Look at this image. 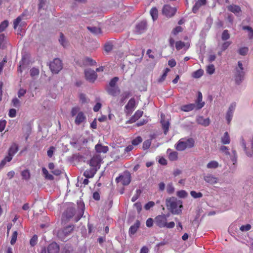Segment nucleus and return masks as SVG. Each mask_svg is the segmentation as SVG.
<instances>
[{"mask_svg":"<svg viewBox=\"0 0 253 253\" xmlns=\"http://www.w3.org/2000/svg\"><path fill=\"white\" fill-rule=\"evenodd\" d=\"M166 206L172 214H179L182 212V202L175 197H172L167 199Z\"/></svg>","mask_w":253,"mask_h":253,"instance_id":"1","label":"nucleus"},{"mask_svg":"<svg viewBox=\"0 0 253 253\" xmlns=\"http://www.w3.org/2000/svg\"><path fill=\"white\" fill-rule=\"evenodd\" d=\"M169 216V213L166 214H162L157 216L155 218L156 225L160 228H173L175 226L174 222L173 221L167 222L168 218Z\"/></svg>","mask_w":253,"mask_h":253,"instance_id":"2","label":"nucleus"},{"mask_svg":"<svg viewBox=\"0 0 253 253\" xmlns=\"http://www.w3.org/2000/svg\"><path fill=\"white\" fill-rule=\"evenodd\" d=\"M49 67L52 73H58L63 68L62 61L59 58H55L50 63Z\"/></svg>","mask_w":253,"mask_h":253,"instance_id":"3","label":"nucleus"},{"mask_svg":"<svg viewBox=\"0 0 253 253\" xmlns=\"http://www.w3.org/2000/svg\"><path fill=\"white\" fill-rule=\"evenodd\" d=\"M101 157L99 155H94L89 161V165L90 168H96L98 170L100 167Z\"/></svg>","mask_w":253,"mask_h":253,"instance_id":"4","label":"nucleus"},{"mask_svg":"<svg viewBox=\"0 0 253 253\" xmlns=\"http://www.w3.org/2000/svg\"><path fill=\"white\" fill-rule=\"evenodd\" d=\"M116 181L117 183L121 182L123 185H128L131 181L130 174L128 172H125L124 174L120 175L116 178Z\"/></svg>","mask_w":253,"mask_h":253,"instance_id":"5","label":"nucleus"},{"mask_svg":"<svg viewBox=\"0 0 253 253\" xmlns=\"http://www.w3.org/2000/svg\"><path fill=\"white\" fill-rule=\"evenodd\" d=\"M176 8L173 7L169 4H166L163 6L162 13L168 17H171L175 14Z\"/></svg>","mask_w":253,"mask_h":253,"instance_id":"6","label":"nucleus"},{"mask_svg":"<svg viewBox=\"0 0 253 253\" xmlns=\"http://www.w3.org/2000/svg\"><path fill=\"white\" fill-rule=\"evenodd\" d=\"M84 74L86 80L90 83H94L97 78L96 72L90 69L85 70Z\"/></svg>","mask_w":253,"mask_h":253,"instance_id":"7","label":"nucleus"},{"mask_svg":"<svg viewBox=\"0 0 253 253\" xmlns=\"http://www.w3.org/2000/svg\"><path fill=\"white\" fill-rule=\"evenodd\" d=\"M135 100L134 98H130L125 106V113L127 115H129L133 111L135 106Z\"/></svg>","mask_w":253,"mask_h":253,"instance_id":"8","label":"nucleus"},{"mask_svg":"<svg viewBox=\"0 0 253 253\" xmlns=\"http://www.w3.org/2000/svg\"><path fill=\"white\" fill-rule=\"evenodd\" d=\"M235 82L237 84H239L244 79L245 72L244 71V70H241L240 69H235Z\"/></svg>","mask_w":253,"mask_h":253,"instance_id":"9","label":"nucleus"},{"mask_svg":"<svg viewBox=\"0 0 253 253\" xmlns=\"http://www.w3.org/2000/svg\"><path fill=\"white\" fill-rule=\"evenodd\" d=\"M146 28V22L144 21H141L136 25L135 32L138 34H141L145 31Z\"/></svg>","mask_w":253,"mask_h":253,"instance_id":"10","label":"nucleus"},{"mask_svg":"<svg viewBox=\"0 0 253 253\" xmlns=\"http://www.w3.org/2000/svg\"><path fill=\"white\" fill-rule=\"evenodd\" d=\"M236 103H232L229 107L228 110L226 114V120L228 124L230 123V122L232 119L233 112L235 109Z\"/></svg>","mask_w":253,"mask_h":253,"instance_id":"11","label":"nucleus"},{"mask_svg":"<svg viewBox=\"0 0 253 253\" xmlns=\"http://www.w3.org/2000/svg\"><path fill=\"white\" fill-rule=\"evenodd\" d=\"M207 0H197L194 5L192 7V11L194 13H196L200 7L203 5H206Z\"/></svg>","mask_w":253,"mask_h":253,"instance_id":"12","label":"nucleus"},{"mask_svg":"<svg viewBox=\"0 0 253 253\" xmlns=\"http://www.w3.org/2000/svg\"><path fill=\"white\" fill-rule=\"evenodd\" d=\"M47 250L48 253H58L59 247L57 243L53 242L48 246Z\"/></svg>","mask_w":253,"mask_h":253,"instance_id":"13","label":"nucleus"},{"mask_svg":"<svg viewBox=\"0 0 253 253\" xmlns=\"http://www.w3.org/2000/svg\"><path fill=\"white\" fill-rule=\"evenodd\" d=\"M86 120V117L83 112H80L76 116L75 123L77 125H80L82 123L84 122Z\"/></svg>","mask_w":253,"mask_h":253,"instance_id":"14","label":"nucleus"},{"mask_svg":"<svg viewBox=\"0 0 253 253\" xmlns=\"http://www.w3.org/2000/svg\"><path fill=\"white\" fill-rule=\"evenodd\" d=\"M97 170L96 168H90L86 169L84 172V176L87 178H90L94 177Z\"/></svg>","mask_w":253,"mask_h":253,"instance_id":"15","label":"nucleus"},{"mask_svg":"<svg viewBox=\"0 0 253 253\" xmlns=\"http://www.w3.org/2000/svg\"><path fill=\"white\" fill-rule=\"evenodd\" d=\"M168 159L170 161H175L178 160V153L172 151L170 149H168L167 151Z\"/></svg>","mask_w":253,"mask_h":253,"instance_id":"16","label":"nucleus"},{"mask_svg":"<svg viewBox=\"0 0 253 253\" xmlns=\"http://www.w3.org/2000/svg\"><path fill=\"white\" fill-rule=\"evenodd\" d=\"M106 91L107 93L113 96H116L119 94H120L121 90L118 86L117 87H106Z\"/></svg>","mask_w":253,"mask_h":253,"instance_id":"17","label":"nucleus"},{"mask_svg":"<svg viewBox=\"0 0 253 253\" xmlns=\"http://www.w3.org/2000/svg\"><path fill=\"white\" fill-rule=\"evenodd\" d=\"M143 114V112L141 110H137L134 114L131 116L130 119L128 121V123L131 124L135 122L138 120Z\"/></svg>","mask_w":253,"mask_h":253,"instance_id":"18","label":"nucleus"},{"mask_svg":"<svg viewBox=\"0 0 253 253\" xmlns=\"http://www.w3.org/2000/svg\"><path fill=\"white\" fill-rule=\"evenodd\" d=\"M204 180L208 183L214 184L217 182L218 178L211 174H208L204 176Z\"/></svg>","mask_w":253,"mask_h":253,"instance_id":"19","label":"nucleus"},{"mask_svg":"<svg viewBox=\"0 0 253 253\" xmlns=\"http://www.w3.org/2000/svg\"><path fill=\"white\" fill-rule=\"evenodd\" d=\"M197 122L198 124L204 126H207L210 124V120L209 118H204L203 116H199L197 118Z\"/></svg>","mask_w":253,"mask_h":253,"instance_id":"20","label":"nucleus"},{"mask_svg":"<svg viewBox=\"0 0 253 253\" xmlns=\"http://www.w3.org/2000/svg\"><path fill=\"white\" fill-rule=\"evenodd\" d=\"M140 225V221L138 220H136L135 223L130 227L128 231L129 234L133 235L136 233L138 228H139Z\"/></svg>","mask_w":253,"mask_h":253,"instance_id":"21","label":"nucleus"},{"mask_svg":"<svg viewBox=\"0 0 253 253\" xmlns=\"http://www.w3.org/2000/svg\"><path fill=\"white\" fill-rule=\"evenodd\" d=\"M161 123L164 130V132L165 134H167L169 129V123L168 121H165L164 120L163 118V115H161Z\"/></svg>","mask_w":253,"mask_h":253,"instance_id":"22","label":"nucleus"},{"mask_svg":"<svg viewBox=\"0 0 253 253\" xmlns=\"http://www.w3.org/2000/svg\"><path fill=\"white\" fill-rule=\"evenodd\" d=\"M19 150L18 146L17 144L14 143L9 147L8 150V154L13 157Z\"/></svg>","mask_w":253,"mask_h":253,"instance_id":"23","label":"nucleus"},{"mask_svg":"<svg viewBox=\"0 0 253 253\" xmlns=\"http://www.w3.org/2000/svg\"><path fill=\"white\" fill-rule=\"evenodd\" d=\"M95 150L97 152L101 153H106L109 150L108 147L107 146H103L101 144H97L95 147Z\"/></svg>","mask_w":253,"mask_h":253,"instance_id":"24","label":"nucleus"},{"mask_svg":"<svg viewBox=\"0 0 253 253\" xmlns=\"http://www.w3.org/2000/svg\"><path fill=\"white\" fill-rule=\"evenodd\" d=\"M227 9L229 11H231L235 14H237L241 12L240 7L237 5H230L227 6Z\"/></svg>","mask_w":253,"mask_h":253,"instance_id":"25","label":"nucleus"},{"mask_svg":"<svg viewBox=\"0 0 253 253\" xmlns=\"http://www.w3.org/2000/svg\"><path fill=\"white\" fill-rule=\"evenodd\" d=\"M175 149L178 151H183L186 149L185 144L183 140V139L179 140L175 145Z\"/></svg>","mask_w":253,"mask_h":253,"instance_id":"26","label":"nucleus"},{"mask_svg":"<svg viewBox=\"0 0 253 253\" xmlns=\"http://www.w3.org/2000/svg\"><path fill=\"white\" fill-rule=\"evenodd\" d=\"M202 94L201 92H198V95L197 101L196 102V109H200L202 108L205 105V103L204 102H202Z\"/></svg>","mask_w":253,"mask_h":253,"instance_id":"27","label":"nucleus"},{"mask_svg":"<svg viewBox=\"0 0 253 253\" xmlns=\"http://www.w3.org/2000/svg\"><path fill=\"white\" fill-rule=\"evenodd\" d=\"M185 46H186L187 49H188L190 46V44L189 43H185L181 41H177L175 42V48L177 50H180Z\"/></svg>","mask_w":253,"mask_h":253,"instance_id":"28","label":"nucleus"},{"mask_svg":"<svg viewBox=\"0 0 253 253\" xmlns=\"http://www.w3.org/2000/svg\"><path fill=\"white\" fill-rule=\"evenodd\" d=\"M195 108H196V105L195 104L193 103L184 105L181 107V110L184 112L190 111Z\"/></svg>","mask_w":253,"mask_h":253,"instance_id":"29","label":"nucleus"},{"mask_svg":"<svg viewBox=\"0 0 253 253\" xmlns=\"http://www.w3.org/2000/svg\"><path fill=\"white\" fill-rule=\"evenodd\" d=\"M74 226L73 225H68L65 227L62 231L65 236H67L70 234L74 230Z\"/></svg>","mask_w":253,"mask_h":253,"instance_id":"30","label":"nucleus"},{"mask_svg":"<svg viewBox=\"0 0 253 253\" xmlns=\"http://www.w3.org/2000/svg\"><path fill=\"white\" fill-rule=\"evenodd\" d=\"M221 142L224 144H228L230 142V139L228 132H225L221 137Z\"/></svg>","mask_w":253,"mask_h":253,"instance_id":"31","label":"nucleus"},{"mask_svg":"<svg viewBox=\"0 0 253 253\" xmlns=\"http://www.w3.org/2000/svg\"><path fill=\"white\" fill-rule=\"evenodd\" d=\"M13 157L8 154L1 161L0 163V168L3 167L7 162H9L12 159Z\"/></svg>","mask_w":253,"mask_h":253,"instance_id":"32","label":"nucleus"},{"mask_svg":"<svg viewBox=\"0 0 253 253\" xmlns=\"http://www.w3.org/2000/svg\"><path fill=\"white\" fill-rule=\"evenodd\" d=\"M184 143L186 146V148H191L194 146L195 141L192 138H188L185 141H184Z\"/></svg>","mask_w":253,"mask_h":253,"instance_id":"33","label":"nucleus"},{"mask_svg":"<svg viewBox=\"0 0 253 253\" xmlns=\"http://www.w3.org/2000/svg\"><path fill=\"white\" fill-rule=\"evenodd\" d=\"M87 29L95 35H98L101 33V30L100 28L96 27H87Z\"/></svg>","mask_w":253,"mask_h":253,"instance_id":"34","label":"nucleus"},{"mask_svg":"<svg viewBox=\"0 0 253 253\" xmlns=\"http://www.w3.org/2000/svg\"><path fill=\"white\" fill-rule=\"evenodd\" d=\"M130 95L129 91H125L121 95L120 103L123 104L124 101Z\"/></svg>","mask_w":253,"mask_h":253,"instance_id":"35","label":"nucleus"},{"mask_svg":"<svg viewBox=\"0 0 253 253\" xmlns=\"http://www.w3.org/2000/svg\"><path fill=\"white\" fill-rule=\"evenodd\" d=\"M150 14L154 20H156L158 17V11L156 7H153L150 10Z\"/></svg>","mask_w":253,"mask_h":253,"instance_id":"36","label":"nucleus"},{"mask_svg":"<svg viewBox=\"0 0 253 253\" xmlns=\"http://www.w3.org/2000/svg\"><path fill=\"white\" fill-rule=\"evenodd\" d=\"M42 172L46 179H48L51 180L54 179L53 176L50 174H49L48 170L45 168H42Z\"/></svg>","mask_w":253,"mask_h":253,"instance_id":"37","label":"nucleus"},{"mask_svg":"<svg viewBox=\"0 0 253 253\" xmlns=\"http://www.w3.org/2000/svg\"><path fill=\"white\" fill-rule=\"evenodd\" d=\"M59 41L60 44L63 47H66L68 45V42L65 40V39L64 38V34L62 33H60V38L59 39Z\"/></svg>","mask_w":253,"mask_h":253,"instance_id":"38","label":"nucleus"},{"mask_svg":"<svg viewBox=\"0 0 253 253\" xmlns=\"http://www.w3.org/2000/svg\"><path fill=\"white\" fill-rule=\"evenodd\" d=\"M119 78L115 77L113 78L110 81L107 87H117L116 84L119 81Z\"/></svg>","mask_w":253,"mask_h":253,"instance_id":"39","label":"nucleus"},{"mask_svg":"<svg viewBox=\"0 0 253 253\" xmlns=\"http://www.w3.org/2000/svg\"><path fill=\"white\" fill-rule=\"evenodd\" d=\"M142 138L141 136H137L136 138H135L131 141L132 145L133 146H137L140 143H141L142 142Z\"/></svg>","mask_w":253,"mask_h":253,"instance_id":"40","label":"nucleus"},{"mask_svg":"<svg viewBox=\"0 0 253 253\" xmlns=\"http://www.w3.org/2000/svg\"><path fill=\"white\" fill-rule=\"evenodd\" d=\"M21 175L22 176V178L25 180H28L30 178V173L29 170L28 169H25L23 170L21 172Z\"/></svg>","mask_w":253,"mask_h":253,"instance_id":"41","label":"nucleus"},{"mask_svg":"<svg viewBox=\"0 0 253 253\" xmlns=\"http://www.w3.org/2000/svg\"><path fill=\"white\" fill-rule=\"evenodd\" d=\"M8 26V21L6 20L2 21L0 24V33L3 32Z\"/></svg>","mask_w":253,"mask_h":253,"instance_id":"42","label":"nucleus"},{"mask_svg":"<svg viewBox=\"0 0 253 253\" xmlns=\"http://www.w3.org/2000/svg\"><path fill=\"white\" fill-rule=\"evenodd\" d=\"M243 30H246L248 31V36L250 39L253 38V29L250 26H246L243 27Z\"/></svg>","mask_w":253,"mask_h":253,"instance_id":"43","label":"nucleus"},{"mask_svg":"<svg viewBox=\"0 0 253 253\" xmlns=\"http://www.w3.org/2000/svg\"><path fill=\"white\" fill-rule=\"evenodd\" d=\"M218 166V163L215 161H211L207 164V168L209 169H215Z\"/></svg>","mask_w":253,"mask_h":253,"instance_id":"44","label":"nucleus"},{"mask_svg":"<svg viewBox=\"0 0 253 253\" xmlns=\"http://www.w3.org/2000/svg\"><path fill=\"white\" fill-rule=\"evenodd\" d=\"M38 237L37 235H34L30 240V244L31 247H34L38 242Z\"/></svg>","mask_w":253,"mask_h":253,"instance_id":"45","label":"nucleus"},{"mask_svg":"<svg viewBox=\"0 0 253 253\" xmlns=\"http://www.w3.org/2000/svg\"><path fill=\"white\" fill-rule=\"evenodd\" d=\"M169 71V69L168 68H167L165 70V71L164 72V73L163 74V75L161 76V77L158 79V81L159 83H162V82H163L167 76V74H168V73Z\"/></svg>","mask_w":253,"mask_h":253,"instance_id":"46","label":"nucleus"},{"mask_svg":"<svg viewBox=\"0 0 253 253\" xmlns=\"http://www.w3.org/2000/svg\"><path fill=\"white\" fill-rule=\"evenodd\" d=\"M80 108L79 107H73L71 109V115L72 117H74L77 116L79 113H80Z\"/></svg>","mask_w":253,"mask_h":253,"instance_id":"47","label":"nucleus"},{"mask_svg":"<svg viewBox=\"0 0 253 253\" xmlns=\"http://www.w3.org/2000/svg\"><path fill=\"white\" fill-rule=\"evenodd\" d=\"M5 38L4 34H0V48L1 49H4L5 47L4 44Z\"/></svg>","mask_w":253,"mask_h":253,"instance_id":"48","label":"nucleus"},{"mask_svg":"<svg viewBox=\"0 0 253 253\" xmlns=\"http://www.w3.org/2000/svg\"><path fill=\"white\" fill-rule=\"evenodd\" d=\"M174 191V188L172 183H169L167 186V192L169 194H172Z\"/></svg>","mask_w":253,"mask_h":253,"instance_id":"49","label":"nucleus"},{"mask_svg":"<svg viewBox=\"0 0 253 253\" xmlns=\"http://www.w3.org/2000/svg\"><path fill=\"white\" fill-rule=\"evenodd\" d=\"M230 38V35L227 30H225L223 31L221 39L223 41H226Z\"/></svg>","mask_w":253,"mask_h":253,"instance_id":"50","label":"nucleus"},{"mask_svg":"<svg viewBox=\"0 0 253 253\" xmlns=\"http://www.w3.org/2000/svg\"><path fill=\"white\" fill-rule=\"evenodd\" d=\"M11 103L14 107L16 108L20 106V101L17 97H14L12 99Z\"/></svg>","mask_w":253,"mask_h":253,"instance_id":"51","label":"nucleus"},{"mask_svg":"<svg viewBox=\"0 0 253 253\" xmlns=\"http://www.w3.org/2000/svg\"><path fill=\"white\" fill-rule=\"evenodd\" d=\"M113 44L110 42H106L104 46V48L105 51L110 52L113 49Z\"/></svg>","mask_w":253,"mask_h":253,"instance_id":"52","label":"nucleus"},{"mask_svg":"<svg viewBox=\"0 0 253 253\" xmlns=\"http://www.w3.org/2000/svg\"><path fill=\"white\" fill-rule=\"evenodd\" d=\"M203 71L202 69H199L193 73V77L195 78H199L203 75Z\"/></svg>","mask_w":253,"mask_h":253,"instance_id":"53","label":"nucleus"},{"mask_svg":"<svg viewBox=\"0 0 253 253\" xmlns=\"http://www.w3.org/2000/svg\"><path fill=\"white\" fill-rule=\"evenodd\" d=\"M191 196L194 198H199L203 196V194L201 192H196L195 191H191L190 192Z\"/></svg>","mask_w":253,"mask_h":253,"instance_id":"54","label":"nucleus"},{"mask_svg":"<svg viewBox=\"0 0 253 253\" xmlns=\"http://www.w3.org/2000/svg\"><path fill=\"white\" fill-rule=\"evenodd\" d=\"M176 195L181 198H184L187 196V193L184 190H179L176 193Z\"/></svg>","mask_w":253,"mask_h":253,"instance_id":"55","label":"nucleus"},{"mask_svg":"<svg viewBox=\"0 0 253 253\" xmlns=\"http://www.w3.org/2000/svg\"><path fill=\"white\" fill-rule=\"evenodd\" d=\"M248 51H249V49L248 47H243L240 48L239 49L238 52L240 55L245 56V55H247Z\"/></svg>","mask_w":253,"mask_h":253,"instance_id":"56","label":"nucleus"},{"mask_svg":"<svg viewBox=\"0 0 253 253\" xmlns=\"http://www.w3.org/2000/svg\"><path fill=\"white\" fill-rule=\"evenodd\" d=\"M78 182L80 183L81 184H84V185H87L89 182V180L88 178L83 177L80 178L79 177L78 178Z\"/></svg>","mask_w":253,"mask_h":253,"instance_id":"57","label":"nucleus"},{"mask_svg":"<svg viewBox=\"0 0 253 253\" xmlns=\"http://www.w3.org/2000/svg\"><path fill=\"white\" fill-rule=\"evenodd\" d=\"M17 235H18V233H17V231H14L13 232L12 236H11V241H10V244L11 245H13L16 243V241L17 240Z\"/></svg>","mask_w":253,"mask_h":253,"instance_id":"58","label":"nucleus"},{"mask_svg":"<svg viewBox=\"0 0 253 253\" xmlns=\"http://www.w3.org/2000/svg\"><path fill=\"white\" fill-rule=\"evenodd\" d=\"M151 141L150 140H146L143 143L142 147L144 150H147L151 146Z\"/></svg>","mask_w":253,"mask_h":253,"instance_id":"59","label":"nucleus"},{"mask_svg":"<svg viewBox=\"0 0 253 253\" xmlns=\"http://www.w3.org/2000/svg\"><path fill=\"white\" fill-rule=\"evenodd\" d=\"M84 62L88 64L89 65L93 66L96 64V62L89 57H85L84 60Z\"/></svg>","mask_w":253,"mask_h":253,"instance_id":"60","label":"nucleus"},{"mask_svg":"<svg viewBox=\"0 0 253 253\" xmlns=\"http://www.w3.org/2000/svg\"><path fill=\"white\" fill-rule=\"evenodd\" d=\"M30 73L31 76L33 77L39 74V70L37 68H33L30 70Z\"/></svg>","mask_w":253,"mask_h":253,"instance_id":"61","label":"nucleus"},{"mask_svg":"<svg viewBox=\"0 0 253 253\" xmlns=\"http://www.w3.org/2000/svg\"><path fill=\"white\" fill-rule=\"evenodd\" d=\"M22 20V18L21 16H18L13 21V28L14 29H16L18 27V25L20 23Z\"/></svg>","mask_w":253,"mask_h":253,"instance_id":"62","label":"nucleus"},{"mask_svg":"<svg viewBox=\"0 0 253 253\" xmlns=\"http://www.w3.org/2000/svg\"><path fill=\"white\" fill-rule=\"evenodd\" d=\"M215 71L214 66L213 65H210L208 66L207 69V72L210 75L212 74Z\"/></svg>","mask_w":253,"mask_h":253,"instance_id":"63","label":"nucleus"},{"mask_svg":"<svg viewBox=\"0 0 253 253\" xmlns=\"http://www.w3.org/2000/svg\"><path fill=\"white\" fill-rule=\"evenodd\" d=\"M231 44V42L229 41L225 42L221 45L222 51H224L230 46Z\"/></svg>","mask_w":253,"mask_h":253,"instance_id":"64","label":"nucleus"}]
</instances>
